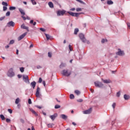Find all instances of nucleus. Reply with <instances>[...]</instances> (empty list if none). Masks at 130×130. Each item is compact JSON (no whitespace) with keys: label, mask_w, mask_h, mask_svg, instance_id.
<instances>
[{"label":"nucleus","mask_w":130,"mask_h":130,"mask_svg":"<svg viewBox=\"0 0 130 130\" xmlns=\"http://www.w3.org/2000/svg\"><path fill=\"white\" fill-rule=\"evenodd\" d=\"M62 75L66 77H70V75H72V71H70L68 70H63L61 72Z\"/></svg>","instance_id":"1"},{"label":"nucleus","mask_w":130,"mask_h":130,"mask_svg":"<svg viewBox=\"0 0 130 130\" xmlns=\"http://www.w3.org/2000/svg\"><path fill=\"white\" fill-rule=\"evenodd\" d=\"M94 85L95 87H97L98 88H104V84L102 83V82L96 81L94 82Z\"/></svg>","instance_id":"2"},{"label":"nucleus","mask_w":130,"mask_h":130,"mask_svg":"<svg viewBox=\"0 0 130 130\" xmlns=\"http://www.w3.org/2000/svg\"><path fill=\"white\" fill-rule=\"evenodd\" d=\"M7 76H8V77H10V78H13V77H14V76H15V73L13 71L12 68H11L9 70V71L7 73Z\"/></svg>","instance_id":"3"},{"label":"nucleus","mask_w":130,"mask_h":130,"mask_svg":"<svg viewBox=\"0 0 130 130\" xmlns=\"http://www.w3.org/2000/svg\"><path fill=\"white\" fill-rule=\"evenodd\" d=\"M79 37L80 38L81 41L83 42V43H86L87 40L85 38V36L83 34H80L79 35Z\"/></svg>","instance_id":"4"},{"label":"nucleus","mask_w":130,"mask_h":130,"mask_svg":"<svg viewBox=\"0 0 130 130\" xmlns=\"http://www.w3.org/2000/svg\"><path fill=\"white\" fill-rule=\"evenodd\" d=\"M67 11H66V10H58V11H57V16H63L65 14L66 12Z\"/></svg>","instance_id":"5"},{"label":"nucleus","mask_w":130,"mask_h":130,"mask_svg":"<svg viewBox=\"0 0 130 130\" xmlns=\"http://www.w3.org/2000/svg\"><path fill=\"white\" fill-rule=\"evenodd\" d=\"M117 55H119V56H123L124 55V52L122 51L120 49H118V52L116 53Z\"/></svg>","instance_id":"6"},{"label":"nucleus","mask_w":130,"mask_h":130,"mask_svg":"<svg viewBox=\"0 0 130 130\" xmlns=\"http://www.w3.org/2000/svg\"><path fill=\"white\" fill-rule=\"evenodd\" d=\"M36 96L39 98L40 97V96H41V94H40V88H39V87H38L37 88Z\"/></svg>","instance_id":"7"},{"label":"nucleus","mask_w":130,"mask_h":130,"mask_svg":"<svg viewBox=\"0 0 130 130\" xmlns=\"http://www.w3.org/2000/svg\"><path fill=\"white\" fill-rule=\"evenodd\" d=\"M22 77L24 82H25V83H28V84L30 83V82L29 81V79L28 78V76L23 75Z\"/></svg>","instance_id":"8"},{"label":"nucleus","mask_w":130,"mask_h":130,"mask_svg":"<svg viewBox=\"0 0 130 130\" xmlns=\"http://www.w3.org/2000/svg\"><path fill=\"white\" fill-rule=\"evenodd\" d=\"M7 27H14L15 26V22L13 21L9 22L7 24Z\"/></svg>","instance_id":"9"},{"label":"nucleus","mask_w":130,"mask_h":130,"mask_svg":"<svg viewBox=\"0 0 130 130\" xmlns=\"http://www.w3.org/2000/svg\"><path fill=\"white\" fill-rule=\"evenodd\" d=\"M84 114H90L91 112H92V108H89L88 110L84 111L83 112Z\"/></svg>","instance_id":"10"},{"label":"nucleus","mask_w":130,"mask_h":130,"mask_svg":"<svg viewBox=\"0 0 130 130\" xmlns=\"http://www.w3.org/2000/svg\"><path fill=\"white\" fill-rule=\"evenodd\" d=\"M50 118L53 121L57 117V113H55L53 115L49 116Z\"/></svg>","instance_id":"11"},{"label":"nucleus","mask_w":130,"mask_h":130,"mask_svg":"<svg viewBox=\"0 0 130 130\" xmlns=\"http://www.w3.org/2000/svg\"><path fill=\"white\" fill-rule=\"evenodd\" d=\"M102 82L104 83V84H110L111 83V80L110 79H103V78L102 79Z\"/></svg>","instance_id":"12"},{"label":"nucleus","mask_w":130,"mask_h":130,"mask_svg":"<svg viewBox=\"0 0 130 130\" xmlns=\"http://www.w3.org/2000/svg\"><path fill=\"white\" fill-rule=\"evenodd\" d=\"M27 32H25V33L23 34L22 35H21L20 37H19L18 38V41H20V40H22V39H23L24 38V37H25V36H26V35H27Z\"/></svg>","instance_id":"13"},{"label":"nucleus","mask_w":130,"mask_h":130,"mask_svg":"<svg viewBox=\"0 0 130 130\" xmlns=\"http://www.w3.org/2000/svg\"><path fill=\"white\" fill-rule=\"evenodd\" d=\"M21 29H25V30H27V31L28 32H29V27H27V26H25V24H22L21 25Z\"/></svg>","instance_id":"14"},{"label":"nucleus","mask_w":130,"mask_h":130,"mask_svg":"<svg viewBox=\"0 0 130 130\" xmlns=\"http://www.w3.org/2000/svg\"><path fill=\"white\" fill-rule=\"evenodd\" d=\"M29 109L30 111H31V112H32V113L35 115V116H38V114H37V112H36L35 111H34V110H33V109L29 108Z\"/></svg>","instance_id":"15"},{"label":"nucleus","mask_w":130,"mask_h":130,"mask_svg":"<svg viewBox=\"0 0 130 130\" xmlns=\"http://www.w3.org/2000/svg\"><path fill=\"white\" fill-rule=\"evenodd\" d=\"M21 15H22V16H25V11H24V10H23V9H21V8H19L18 9Z\"/></svg>","instance_id":"16"},{"label":"nucleus","mask_w":130,"mask_h":130,"mask_svg":"<svg viewBox=\"0 0 130 130\" xmlns=\"http://www.w3.org/2000/svg\"><path fill=\"white\" fill-rule=\"evenodd\" d=\"M31 86H32L33 89L35 88V87L36 86V82L33 81L30 83Z\"/></svg>","instance_id":"17"},{"label":"nucleus","mask_w":130,"mask_h":130,"mask_svg":"<svg viewBox=\"0 0 130 130\" xmlns=\"http://www.w3.org/2000/svg\"><path fill=\"white\" fill-rule=\"evenodd\" d=\"M60 117H61V118L62 119H67L68 118V116L64 115V114H61L60 115Z\"/></svg>","instance_id":"18"},{"label":"nucleus","mask_w":130,"mask_h":130,"mask_svg":"<svg viewBox=\"0 0 130 130\" xmlns=\"http://www.w3.org/2000/svg\"><path fill=\"white\" fill-rule=\"evenodd\" d=\"M124 99L125 100H128L129 99V95H127V94H124Z\"/></svg>","instance_id":"19"},{"label":"nucleus","mask_w":130,"mask_h":130,"mask_svg":"<svg viewBox=\"0 0 130 130\" xmlns=\"http://www.w3.org/2000/svg\"><path fill=\"white\" fill-rule=\"evenodd\" d=\"M107 5H113V2L111 0H108L107 2Z\"/></svg>","instance_id":"20"},{"label":"nucleus","mask_w":130,"mask_h":130,"mask_svg":"<svg viewBox=\"0 0 130 130\" xmlns=\"http://www.w3.org/2000/svg\"><path fill=\"white\" fill-rule=\"evenodd\" d=\"M68 14H69L71 16H72V17H75V13L68 11Z\"/></svg>","instance_id":"21"},{"label":"nucleus","mask_w":130,"mask_h":130,"mask_svg":"<svg viewBox=\"0 0 130 130\" xmlns=\"http://www.w3.org/2000/svg\"><path fill=\"white\" fill-rule=\"evenodd\" d=\"M59 67H60V68H64V67H67V64L61 63Z\"/></svg>","instance_id":"22"},{"label":"nucleus","mask_w":130,"mask_h":130,"mask_svg":"<svg viewBox=\"0 0 130 130\" xmlns=\"http://www.w3.org/2000/svg\"><path fill=\"white\" fill-rule=\"evenodd\" d=\"M30 24H33L34 26H35L37 24L36 22H34V20H31L30 21Z\"/></svg>","instance_id":"23"},{"label":"nucleus","mask_w":130,"mask_h":130,"mask_svg":"<svg viewBox=\"0 0 130 130\" xmlns=\"http://www.w3.org/2000/svg\"><path fill=\"white\" fill-rule=\"evenodd\" d=\"M48 5L49 6L50 8H53V3H52V2H49Z\"/></svg>","instance_id":"24"},{"label":"nucleus","mask_w":130,"mask_h":130,"mask_svg":"<svg viewBox=\"0 0 130 130\" xmlns=\"http://www.w3.org/2000/svg\"><path fill=\"white\" fill-rule=\"evenodd\" d=\"M78 32H79V28H75L74 30L75 35H77V34H78Z\"/></svg>","instance_id":"25"},{"label":"nucleus","mask_w":130,"mask_h":130,"mask_svg":"<svg viewBox=\"0 0 130 130\" xmlns=\"http://www.w3.org/2000/svg\"><path fill=\"white\" fill-rule=\"evenodd\" d=\"M75 94H76V95H80V94H81V92L79 90H76L75 91Z\"/></svg>","instance_id":"26"},{"label":"nucleus","mask_w":130,"mask_h":130,"mask_svg":"<svg viewBox=\"0 0 130 130\" xmlns=\"http://www.w3.org/2000/svg\"><path fill=\"white\" fill-rule=\"evenodd\" d=\"M19 102H20V99L18 98L15 100V104H19Z\"/></svg>","instance_id":"27"},{"label":"nucleus","mask_w":130,"mask_h":130,"mask_svg":"<svg viewBox=\"0 0 130 130\" xmlns=\"http://www.w3.org/2000/svg\"><path fill=\"white\" fill-rule=\"evenodd\" d=\"M45 36L47 38V40H49V39H50V36H49V35L45 34Z\"/></svg>","instance_id":"28"},{"label":"nucleus","mask_w":130,"mask_h":130,"mask_svg":"<svg viewBox=\"0 0 130 130\" xmlns=\"http://www.w3.org/2000/svg\"><path fill=\"white\" fill-rule=\"evenodd\" d=\"M54 125V124L53 123H51V124L50 123L47 124V126L50 128L52 127V126H53Z\"/></svg>","instance_id":"29"},{"label":"nucleus","mask_w":130,"mask_h":130,"mask_svg":"<svg viewBox=\"0 0 130 130\" xmlns=\"http://www.w3.org/2000/svg\"><path fill=\"white\" fill-rule=\"evenodd\" d=\"M0 117L2 120H5L6 119V118L5 117V116L4 115H0Z\"/></svg>","instance_id":"30"},{"label":"nucleus","mask_w":130,"mask_h":130,"mask_svg":"<svg viewBox=\"0 0 130 130\" xmlns=\"http://www.w3.org/2000/svg\"><path fill=\"white\" fill-rule=\"evenodd\" d=\"M77 2H78V3H80V4H82V5H85V3L82 0H76Z\"/></svg>","instance_id":"31"},{"label":"nucleus","mask_w":130,"mask_h":130,"mask_svg":"<svg viewBox=\"0 0 130 130\" xmlns=\"http://www.w3.org/2000/svg\"><path fill=\"white\" fill-rule=\"evenodd\" d=\"M2 5L3 6H5V7H8V3L7 2H3Z\"/></svg>","instance_id":"32"},{"label":"nucleus","mask_w":130,"mask_h":130,"mask_svg":"<svg viewBox=\"0 0 130 130\" xmlns=\"http://www.w3.org/2000/svg\"><path fill=\"white\" fill-rule=\"evenodd\" d=\"M55 109H58V108H60V106L58 105H56L54 107Z\"/></svg>","instance_id":"33"},{"label":"nucleus","mask_w":130,"mask_h":130,"mask_svg":"<svg viewBox=\"0 0 130 130\" xmlns=\"http://www.w3.org/2000/svg\"><path fill=\"white\" fill-rule=\"evenodd\" d=\"M9 10L10 11H13V10H16V7H10L9 8Z\"/></svg>","instance_id":"34"},{"label":"nucleus","mask_w":130,"mask_h":130,"mask_svg":"<svg viewBox=\"0 0 130 130\" xmlns=\"http://www.w3.org/2000/svg\"><path fill=\"white\" fill-rule=\"evenodd\" d=\"M70 99H74L75 98V95H74L73 94H71L70 95Z\"/></svg>","instance_id":"35"},{"label":"nucleus","mask_w":130,"mask_h":130,"mask_svg":"<svg viewBox=\"0 0 130 130\" xmlns=\"http://www.w3.org/2000/svg\"><path fill=\"white\" fill-rule=\"evenodd\" d=\"M10 15H11V12L10 11H8L6 14V17H9Z\"/></svg>","instance_id":"36"},{"label":"nucleus","mask_w":130,"mask_h":130,"mask_svg":"<svg viewBox=\"0 0 130 130\" xmlns=\"http://www.w3.org/2000/svg\"><path fill=\"white\" fill-rule=\"evenodd\" d=\"M15 43V41L14 40H12L10 41L9 44H14Z\"/></svg>","instance_id":"37"},{"label":"nucleus","mask_w":130,"mask_h":130,"mask_svg":"<svg viewBox=\"0 0 130 130\" xmlns=\"http://www.w3.org/2000/svg\"><path fill=\"white\" fill-rule=\"evenodd\" d=\"M48 56L49 57H52V53H51V52H48Z\"/></svg>","instance_id":"38"},{"label":"nucleus","mask_w":130,"mask_h":130,"mask_svg":"<svg viewBox=\"0 0 130 130\" xmlns=\"http://www.w3.org/2000/svg\"><path fill=\"white\" fill-rule=\"evenodd\" d=\"M32 5H37V3L36 2L35 0H31Z\"/></svg>","instance_id":"39"},{"label":"nucleus","mask_w":130,"mask_h":130,"mask_svg":"<svg viewBox=\"0 0 130 130\" xmlns=\"http://www.w3.org/2000/svg\"><path fill=\"white\" fill-rule=\"evenodd\" d=\"M105 42H107V40L103 39L102 40V43H105Z\"/></svg>","instance_id":"40"},{"label":"nucleus","mask_w":130,"mask_h":130,"mask_svg":"<svg viewBox=\"0 0 130 130\" xmlns=\"http://www.w3.org/2000/svg\"><path fill=\"white\" fill-rule=\"evenodd\" d=\"M112 106L113 109H114L115 108V106H116V103H113Z\"/></svg>","instance_id":"41"},{"label":"nucleus","mask_w":130,"mask_h":130,"mask_svg":"<svg viewBox=\"0 0 130 130\" xmlns=\"http://www.w3.org/2000/svg\"><path fill=\"white\" fill-rule=\"evenodd\" d=\"M80 14H81V13H75L74 17H79V15H80Z\"/></svg>","instance_id":"42"},{"label":"nucleus","mask_w":130,"mask_h":130,"mask_svg":"<svg viewBox=\"0 0 130 130\" xmlns=\"http://www.w3.org/2000/svg\"><path fill=\"white\" fill-rule=\"evenodd\" d=\"M20 71L21 73H24V68L22 67L20 68Z\"/></svg>","instance_id":"43"},{"label":"nucleus","mask_w":130,"mask_h":130,"mask_svg":"<svg viewBox=\"0 0 130 130\" xmlns=\"http://www.w3.org/2000/svg\"><path fill=\"white\" fill-rule=\"evenodd\" d=\"M76 11H77V12H82V9L81 8H77Z\"/></svg>","instance_id":"44"},{"label":"nucleus","mask_w":130,"mask_h":130,"mask_svg":"<svg viewBox=\"0 0 130 130\" xmlns=\"http://www.w3.org/2000/svg\"><path fill=\"white\" fill-rule=\"evenodd\" d=\"M8 112H10L11 114H12V113H13V111L11 109H8Z\"/></svg>","instance_id":"45"},{"label":"nucleus","mask_w":130,"mask_h":130,"mask_svg":"<svg viewBox=\"0 0 130 130\" xmlns=\"http://www.w3.org/2000/svg\"><path fill=\"white\" fill-rule=\"evenodd\" d=\"M7 10H8V8H7V7L6 6H4L3 7V11H7Z\"/></svg>","instance_id":"46"},{"label":"nucleus","mask_w":130,"mask_h":130,"mask_svg":"<svg viewBox=\"0 0 130 130\" xmlns=\"http://www.w3.org/2000/svg\"><path fill=\"white\" fill-rule=\"evenodd\" d=\"M77 102H83V99H80L77 100Z\"/></svg>","instance_id":"47"},{"label":"nucleus","mask_w":130,"mask_h":130,"mask_svg":"<svg viewBox=\"0 0 130 130\" xmlns=\"http://www.w3.org/2000/svg\"><path fill=\"white\" fill-rule=\"evenodd\" d=\"M116 96L117 97H119V96H120V92H118L116 94Z\"/></svg>","instance_id":"48"},{"label":"nucleus","mask_w":130,"mask_h":130,"mask_svg":"<svg viewBox=\"0 0 130 130\" xmlns=\"http://www.w3.org/2000/svg\"><path fill=\"white\" fill-rule=\"evenodd\" d=\"M40 30L41 31H42V32H45V29L43 28H40Z\"/></svg>","instance_id":"49"},{"label":"nucleus","mask_w":130,"mask_h":130,"mask_svg":"<svg viewBox=\"0 0 130 130\" xmlns=\"http://www.w3.org/2000/svg\"><path fill=\"white\" fill-rule=\"evenodd\" d=\"M35 107H37V108H39V109H41L42 108V107L39 106H35Z\"/></svg>","instance_id":"50"},{"label":"nucleus","mask_w":130,"mask_h":130,"mask_svg":"<svg viewBox=\"0 0 130 130\" xmlns=\"http://www.w3.org/2000/svg\"><path fill=\"white\" fill-rule=\"evenodd\" d=\"M28 104H32V101L30 99H28Z\"/></svg>","instance_id":"51"},{"label":"nucleus","mask_w":130,"mask_h":130,"mask_svg":"<svg viewBox=\"0 0 130 130\" xmlns=\"http://www.w3.org/2000/svg\"><path fill=\"white\" fill-rule=\"evenodd\" d=\"M69 49L70 50V51H72L73 50L72 49V45H69Z\"/></svg>","instance_id":"52"},{"label":"nucleus","mask_w":130,"mask_h":130,"mask_svg":"<svg viewBox=\"0 0 130 130\" xmlns=\"http://www.w3.org/2000/svg\"><path fill=\"white\" fill-rule=\"evenodd\" d=\"M6 122H7L8 123L11 122V119H10L9 118H7L6 119Z\"/></svg>","instance_id":"53"},{"label":"nucleus","mask_w":130,"mask_h":130,"mask_svg":"<svg viewBox=\"0 0 130 130\" xmlns=\"http://www.w3.org/2000/svg\"><path fill=\"white\" fill-rule=\"evenodd\" d=\"M38 82L39 83H42V78H40Z\"/></svg>","instance_id":"54"},{"label":"nucleus","mask_w":130,"mask_h":130,"mask_svg":"<svg viewBox=\"0 0 130 130\" xmlns=\"http://www.w3.org/2000/svg\"><path fill=\"white\" fill-rule=\"evenodd\" d=\"M6 18V16L2 17L0 18V21H3Z\"/></svg>","instance_id":"55"},{"label":"nucleus","mask_w":130,"mask_h":130,"mask_svg":"<svg viewBox=\"0 0 130 130\" xmlns=\"http://www.w3.org/2000/svg\"><path fill=\"white\" fill-rule=\"evenodd\" d=\"M20 121L22 122V123H24L25 121H24V119H20Z\"/></svg>","instance_id":"56"},{"label":"nucleus","mask_w":130,"mask_h":130,"mask_svg":"<svg viewBox=\"0 0 130 130\" xmlns=\"http://www.w3.org/2000/svg\"><path fill=\"white\" fill-rule=\"evenodd\" d=\"M17 77L19 79H21V78H22V75L19 74L17 75Z\"/></svg>","instance_id":"57"},{"label":"nucleus","mask_w":130,"mask_h":130,"mask_svg":"<svg viewBox=\"0 0 130 130\" xmlns=\"http://www.w3.org/2000/svg\"><path fill=\"white\" fill-rule=\"evenodd\" d=\"M42 68V67L41 66H38L37 67V68L38 69H41Z\"/></svg>","instance_id":"58"},{"label":"nucleus","mask_w":130,"mask_h":130,"mask_svg":"<svg viewBox=\"0 0 130 130\" xmlns=\"http://www.w3.org/2000/svg\"><path fill=\"white\" fill-rule=\"evenodd\" d=\"M43 85H44V87L46 86L45 81H43Z\"/></svg>","instance_id":"59"},{"label":"nucleus","mask_w":130,"mask_h":130,"mask_svg":"<svg viewBox=\"0 0 130 130\" xmlns=\"http://www.w3.org/2000/svg\"><path fill=\"white\" fill-rule=\"evenodd\" d=\"M21 17L22 18V19H23L24 20H26V17H25L24 15H22Z\"/></svg>","instance_id":"60"},{"label":"nucleus","mask_w":130,"mask_h":130,"mask_svg":"<svg viewBox=\"0 0 130 130\" xmlns=\"http://www.w3.org/2000/svg\"><path fill=\"white\" fill-rule=\"evenodd\" d=\"M76 9L75 8H72L70 9V11H75Z\"/></svg>","instance_id":"61"},{"label":"nucleus","mask_w":130,"mask_h":130,"mask_svg":"<svg viewBox=\"0 0 130 130\" xmlns=\"http://www.w3.org/2000/svg\"><path fill=\"white\" fill-rule=\"evenodd\" d=\"M86 42L87 44H90V41L86 40Z\"/></svg>","instance_id":"62"},{"label":"nucleus","mask_w":130,"mask_h":130,"mask_svg":"<svg viewBox=\"0 0 130 130\" xmlns=\"http://www.w3.org/2000/svg\"><path fill=\"white\" fill-rule=\"evenodd\" d=\"M72 124H73V125H77V124L75 123V122H72Z\"/></svg>","instance_id":"63"},{"label":"nucleus","mask_w":130,"mask_h":130,"mask_svg":"<svg viewBox=\"0 0 130 130\" xmlns=\"http://www.w3.org/2000/svg\"><path fill=\"white\" fill-rule=\"evenodd\" d=\"M9 47H10V46H9V45L5 46V48H6V49L9 48Z\"/></svg>","instance_id":"64"}]
</instances>
